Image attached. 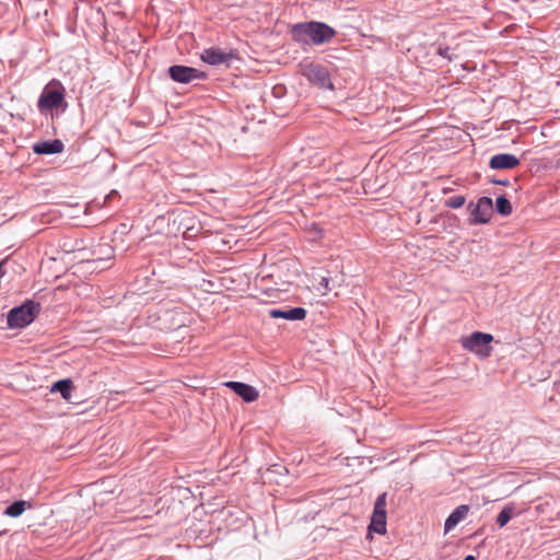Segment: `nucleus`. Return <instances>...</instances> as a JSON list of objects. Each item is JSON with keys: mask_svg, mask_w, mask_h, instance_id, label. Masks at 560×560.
<instances>
[{"mask_svg": "<svg viewBox=\"0 0 560 560\" xmlns=\"http://www.w3.org/2000/svg\"><path fill=\"white\" fill-rule=\"evenodd\" d=\"M290 34L292 39L302 46H320L330 43L337 32L324 22L307 21L293 24Z\"/></svg>", "mask_w": 560, "mask_h": 560, "instance_id": "f257e3e1", "label": "nucleus"}, {"mask_svg": "<svg viewBox=\"0 0 560 560\" xmlns=\"http://www.w3.org/2000/svg\"><path fill=\"white\" fill-rule=\"evenodd\" d=\"M66 89L59 80L52 79L43 89L38 101L37 108L42 114H46L52 109L62 107V110L67 108V102L65 98Z\"/></svg>", "mask_w": 560, "mask_h": 560, "instance_id": "f03ea898", "label": "nucleus"}, {"mask_svg": "<svg viewBox=\"0 0 560 560\" xmlns=\"http://www.w3.org/2000/svg\"><path fill=\"white\" fill-rule=\"evenodd\" d=\"M39 308V303L32 300H27L20 306L11 308L7 316L8 327L13 329L28 326L36 318Z\"/></svg>", "mask_w": 560, "mask_h": 560, "instance_id": "7ed1b4c3", "label": "nucleus"}, {"mask_svg": "<svg viewBox=\"0 0 560 560\" xmlns=\"http://www.w3.org/2000/svg\"><path fill=\"white\" fill-rule=\"evenodd\" d=\"M301 74L313 85L322 90H334V83L327 67L317 62L301 65Z\"/></svg>", "mask_w": 560, "mask_h": 560, "instance_id": "20e7f679", "label": "nucleus"}, {"mask_svg": "<svg viewBox=\"0 0 560 560\" xmlns=\"http://www.w3.org/2000/svg\"><path fill=\"white\" fill-rule=\"evenodd\" d=\"M492 341L493 336L491 334L474 331L468 337L462 339V346L465 350L475 353L480 359H486L492 353Z\"/></svg>", "mask_w": 560, "mask_h": 560, "instance_id": "39448f33", "label": "nucleus"}, {"mask_svg": "<svg viewBox=\"0 0 560 560\" xmlns=\"http://www.w3.org/2000/svg\"><path fill=\"white\" fill-rule=\"evenodd\" d=\"M200 58L203 62L210 66H224L225 68H229L233 60L238 59V54L235 49L225 51L219 47H210L201 52Z\"/></svg>", "mask_w": 560, "mask_h": 560, "instance_id": "423d86ee", "label": "nucleus"}, {"mask_svg": "<svg viewBox=\"0 0 560 560\" xmlns=\"http://www.w3.org/2000/svg\"><path fill=\"white\" fill-rule=\"evenodd\" d=\"M470 211V222L472 224H486L488 223L493 214V202L490 197H480L476 203L470 202L468 205Z\"/></svg>", "mask_w": 560, "mask_h": 560, "instance_id": "0eeeda50", "label": "nucleus"}, {"mask_svg": "<svg viewBox=\"0 0 560 560\" xmlns=\"http://www.w3.org/2000/svg\"><path fill=\"white\" fill-rule=\"evenodd\" d=\"M386 498L387 493H381L374 503L373 514L371 517V523L369 525V532L376 533L378 535H383L386 533Z\"/></svg>", "mask_w": 560, "mask_h": 560, "instance_id": "6e6552de", "label": "nucleus"}, {"mask_svg": "<svg viewBox=\"0 0 560 560\" xmlns=\"http://www.w3.org/2000/svg\"><path fill=\"white\" fill-rule=\"evenodd\" d=\"M167 73L170 78L177 83H190L194 80H206L207 73L200 71L196 68L183 66V65H173L167 69Z\"/></svg>", "mask_w": 560, "mask_h": 560, "instance_id": "1a4fd4ad", "label": "nucleus"}, {"mask_svg": "<svg viewBox=\"0 0 560 560\" xmlns=\"http://www.w3.org/2000/svg\"><path fill=\"white\" fill-rule=\"evenodd\" d=\"M160 319L164 323V328L176 330L187 326L189 316L179 307L166 310Z\"/></svg>", "mask_w": 560, "mask_h": 560, "instance_id": "9d476101", "label": "nucleus"}, {"mask_svg": "<svg viewBox=\"0 0 560 560\" xmlns=\"http://www.w3.org/2000/svg\"><path fill=\"white\" fill-rule=\"evenodd\" d=\"M224 386L233 390L245 402H253L259 396L258 390L254 386L243 382L229 381L224 383Z\"/></svg>", "mask_w": 560, "mask_h": 560, "instance_id": "9b49d317", "label": "nucleus"}, {"mask_svg": "<svg viewBox=\"0 0 560 560\" xmlns=\"http://www.w3.org/2000/svg\"><path fill=\"white\" fill-rule=\"evenodd\" d=\"M520 159L511 153H499L489 161L491 170H513L520 165Z\"/></svg>", "mask_w": 560, "mask_h": 560, "instance_id": "f8f14e48", "label": "nucleus"}, {"mask_svg": "<svg viewBox=\"0 0 560 560\" xmlns=\"http://www.w3.org/2000/svg\"><path fill=\"white\" fill-rule=\"evenodd\" d=\"M65 150V144L59 139H51L37 142L33 145V152L38 155H50L61 153Z\"/></svg>", "mask_w": 560, "mask_h": 560, "instance_id": "ddd939ff", "label": "nucleus"}, {"mask_svg": "<svg viewBox=\"0 0 560 560\" xmlns=\"http://www.w3.org/2000/svg\"><path fill=\"white\" fill-rule=\"evenodd\" d=\"M306 310L304 307H291L288 310L272 308L269 311L271 318H283L288 320H302L306 317Z\"/></svg>", "mask_w": 560, "mask_h": 560, "instance_id": "4468645a", "label": "nucleus"}, {"mask_svg": "<svg viewBox=\"0 0 560 560\" xmlns=\"http://www.w3.org/2000/svg\"><path fill=\"white\" fill-rule=\"evenodd\" d=\"M469 512V505H458L445 520L444 530L445 533L452 530L459 522H462Z\"/></svg>", "mask_w": 560, "mask_h": 560, "instance_id": "2eb2a0df", "label": "nucleus"}, {"mask_svg": "<svg viewBox=\"0 0 560 560\" xmlns=\"http://www.w3.org/2000/svg\"><path fill=\"white\" fill-rule=\"evenodd\" d=\"M26 508H32V503L25 500H16L9 504L3 514L10 517H19L23 514Z\"/></svg>", "mask_w": 560, "mask_h": 560, "instance_id": "dca6fc26", "label": "nucleus"}, {"mask_svg": "<svg viewBox=\"0 0 560 560\" xmlns=\"http://www.w3.org/2000/svg\"><path fill=\"white\" fill-rule=\"evenodd\" d=\"M73 389V383L70 378H63L60 381H57L51 386V392L60 393L61 397L69 401L71 399V392Z\"/></svg>", "mask_w": 560, "mask_h": 560, "instance_id": "f3484780", "label": "nucleus"}, {"mask_svg": "<svg viewBox=\"0 0 560 560\" xmlns=\"http://www.w3.org/2000/svg\"><path fill=\"white\" fill-rule=\"evenodd\" d=\"M512 205L511 201L506 198V196H499L495 200V211L503 215L508 217L512 213Z\"/></svg>", "mask_w": 560, "mask_h": 560, "instance_id": "a211bd4d", "label": "nucleus"}, {"mask_svg": "<svg viewBox=\"0 0 560 560\" xmlns=\"http://www.w3.org/2000/svg\"><path fill=\"white\" fill-rule=\"evenodd\" d=\"M513 515V508L511 505L504 506L497 516V524L500 528L504 527Z\"/></svg>", "mask_w": 560, "mask_h": 560, "instance_id": "6ab92c4d", "label": "nucleus"}, {"mask_svg": "<svg viewBox=\"0 0 560 560\" xmlns=\"http://www.w3.org/2000/svg\"><path fill=\"white\" fill-rule=\"evenodd\" d=\"M465 201H466L465 196L455 195L445 200V206L451 209H458L464 206Z\"/></svg>", "mask_w": 560, "mask_h": 560, "instance_id": "aec40b11", "label": "nucleus"}, {"mask_svg": "<svg viewBox=\"0 0 560 560\" xmlns=\"http://www.w3.org/2000/svg\"><path fill=\"white\" fill-rule=\"evenodd\" d=\"M451 48L448 46H439L436 49V54L448 61L453 60V56L451 55Z\"/></svg>", "mask_w": 560, "mask_h": 560, "instance_id": "412c9836", "label": "nucleus"}, {"mask_svg": "<svg viewBox=\"0 0 560 560\" xmlns=\"http://www.w3.org/2000/svg\"><path fill=\"white\" fill-rule=\"evenodd\" d=\"M323 288L324 289V294L327 292V291H330V288H329V278L328 277H323L319 281V288L320 289Z\"/></svg>", "mask_w": 560, "mask_h": 560, "instance_id": "4be33fe9", "label": "nucleus"}, {"mask_svg": "<svg viewBox=\"0 0 560 560\" xmlns=\"http://www.w3.org/2000/svg\"><path fill=\"white\" fill-rule=\"evenodd\" d=\"M490 183L494 184V185H501V186H509L510 185V180L509 179H495V178H491L490 179Z\"/></svg>", "mask_w": 560, "mask_h": 560, "instance_id": "5701e85b", "label": "nucleus"}, {"mask_svg": "<svg viewBox=\"0 0 560 560\" xmlns=\"http://www.w3.org/2000/svg\"><path fill=\"white\" fill-rule=\"evenodd\" d=\"M4 264H5V260L0 261V278L5 275Z\"/></svg>", "mask_w": 560, "mask_h": 560, "instance_id": "b1692460", "label": "nucleus"}, {"mask_svg": "<svg viewBox=\"0 0 560 560\" xmlns=\"http://www.w3.org/2000/svg\"><path fill=\"white\" fill-rule=\"evenodd\" d=\"M463 560H476V558L472 555H468Z\"/></svg>", "mask_w": 560, "mask_h": 560, "instance_id": "393cba45", "label": "nucleus"}]
</instances>
